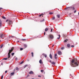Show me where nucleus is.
<instances>
[{
    "mask_svg": "<svg viewBox=\"0 0 79 79\" xmlns=\"http://www.w3.org/2000/svg\"><path fill=\"white\" fill-rule=\"evenodd\" d=\"M77 60H73L71 62L70 65L72 67H76L78 66V61H77Z\"/></svg>",
    "mask_w": 79,
    "mask_h": 79,
    "instance_id": "nucleus-1",
    "label": "nucleus"
},
{
    "mask_svg": "<svg viewBox=\"0 0 79 79\" xmlns=\"http://www.w3.org/2000/svg\"><path fill=\"white\" fill-rule=\"evenodd\" d=\"M14 49V48L13 47L11 48V49H10L9 50V53H8V58H10V53H11Z\"/></svg>",
    "mask_w": 79,
    "mask_h": 79,
    "instance_id": "nucleus-2",
    "label": "nucleus"
},
{
    "mask_svg": "<svg viewBox=\"0 0 79 79\" xmlns=\"http://www.w3.org/2000/svg\"><path fill=\"white\" fill-rule=\"evenodd\" d=\"M6 22H8V23L9 24H10V25H11L13 24V22H12V21L10 20H9L8 19H7L6 20Z\"/></svg>",
    "mask_w": 79,
    "mask_h": 79,
    "instance_id": "nucleus-3",
    "label": "nucleus"
},
{
    "mask_svg": "<svg viewBox=\"0 0 79 79\" xmlns=\"http://www.w3.org/2000/svg\"><path fill=\"white\" fill-rule=\"evenodd\" d=\"M50 38H51V39H53L54 37H53V35H49L48 36Z\"/></svg>",
    "mask_w": 79,
    "mask_h": 79,
    "instance_id": "nucleus-4",
    "label": "nucleus"
},
{
    "mask_svg": "<svg viewBox=\"0 0 79 79\" xmlns=\"http://www.w3.org/2000/svg\"><path fill=\"white\" fill-rule=\"evenodd\" d=\"M57 57H58V56L57 55V54H55V56H54V58L55 59H56L57 58Z\"/></svg>",
    "mask_w": 79,
    "mask_h": 79,
    "instance_id": "nucleus-5",
    "label": "nucleus"
},
{
    "mask_svg": "<svg viewBox=\"0 0 79 79\" xmlns=\"http://www.w3.org/2000/svg\"><path fill=\"white\" fill-rule=\"evenodd\" d=\"M58 54L59 55H61V52L60 51H58Z\"/></svg>",
    "mask_w": 79,
    "mask_h": 79,
    "instance_id": "nucleus-6",
    "label": "nucleus"
},
{
    "mask_svg": "<svg viewBox=\"0 0 79 79\" xmlns=\"http://www.w3.org/2000/svg\"><path fill=\"white\" fill-rule=\"evenodd\" d=\"M29 74H34V72H33L32 71H31L29 73Z\"/></svg>",
    "mask_w": 79,
    "mask_h": 79,
    "instance_id": "nucleus-7",
    "label": "nucleus"
},
{
    "mask_svg": "<svg viewBox=\"0 0 79 79\" xmlns=\"http://www.w3.org/2000/svg\"><path fill=\"white\" fill-rule=\"evenodd\" d=\"M42 55H44L43 56H44L45 58H47V55L45 54H43Z\"/></svg>",
    "mask_w": 79,
    "mask_h": 79,
    "instance_id": "nucleus-8",
    "label": "nucleus"
},
{
    "mask_svg": "<svg viewBox=\"0 0 79 79\" xmlns=\"http://www.w3.org/2000/svg\"><path fill=\"white\" fill-rule=\"evenodd\" d=\"M0 36L1 38H3V35L2 34H1Z\"/></svg>",
    "mask_w": 79,
    "mask_h": 79,
    "instance_id": "nucleus-9",
    "label": "nucleus"
},
{
    "mask_svg": "<svg viewBox=\"0 0 79 79\" xmlns=\"http://www.w3.org/2000/svg\"><path fill=\"white\" fill-rule=\"evenodd\" d=\"M51 63H52V64L53 65H55V62H51Z\"/></svg>",
    "mask_w": 79,
    "mask_h": 79,
    "instance_id": "nucleus-10",
    "label": "nucleus"
},
{
    "mask_svg": "<svg viewBox=\"0 0 79 79\" xmlns=\"http://www.w3.org/2000/svg\"><path fill=\"white\" fill-rule=\"evenodd\" d=\"M15 74V73L13 72L12 73H10V76H13Z\"/></svg>",
    "mask_w": 79,
    "mask_h": 79,
    "instance_id": "nucleus-11",
    "label": "nucleus"
},
{
    "mask_svg": "<svg viewBox=\"0 0 79 79\" xmlns=\"http://www.w3.org/2000/svg\"><path fill=\"white\" fill-rule=\"evenodd\" d=\"M56 16L58 18H60V15H56Z\"/></svg>",
    "mask_w": 79,
    "mask_h": 79,
    "instance_id": "nucleus-12",
    "label": "nucleus"
},
{
    "mask_svg": "<svg viewBox=\"0 0 79 79\" xmlns=\"http://www.w3.org/2000/svg\"><path fill=\"white\" fill-rule=\"evenodd\" d=\"M39 63L40 64H42L43 63L42 62V60L40 59L39 61Z\"/></svg>",
    "mask_w": 79,
    "mask_h": 79,
    "instance_id": "nucleus-13",
    "label": "nucleus"
},
{
    "mask_svg": "<svg viewBox=\"0 0 79 79\" xmlns=\"http://www.w3.org/2000/svg\"><path fill=\"white\" fill-rule=\"evenodd\" d=\"M49 57H50L51 59H52V54H50Z\"/></svg>",
    "mask_w": 79,
    "mask_h": 79,
    "instance_id": "nucleus-14",
    "label": "nucleus"
},
{
    "mask_svg": "<svg viewBox=\"0 0 79 79\" xmlns=\"http://www.w3.org/2000/svg\"><path fill=\"white\" fill-rule=\"evenodd\" d=\"M24 46L25 48H27V45H26V44H24Z\"/></svg>",
    "mask_w": 79,
    "mask_h": 79,
    "instance_id": "nucleus-15",
    "label": "nucleus"
},
{
    "mask_svg": "<svg viewBox=\"0 0 79 79\" xmlns=\"http://www.w3.org/2000/svg\"><path fill=\"white\" fill-rule=\"evenodd\" d=\"M70 46H71V45H70V44H67L68 47H70Z\"/></svg>",
    "mask_w": 79,
    "mask_h": 79,
    "instance_id": "nucleus-16",
    "label": "nucleus"
},
{
    "mask_svg": "<svg viewBox=\"0 0 79 79\" xmlns=\"http://www.w3.org/2000/svg\"><path fill=\"white\" fill-rule=\"evenodd\" d=\"M48 28H46L45 29V31L46 32H47V31H48Z\"/></svg>",
    "mask_w": 79,
    "mask_h": 79,
    "instance_id": "nucleus-17",
    "label": "nucleus"
},
{
    "mask_svg": "<svg viewBox=\"0 0 79 79\" xmlns=\"http://www.w3.org/2000/svg\"><path fill=\"white\" fill-rule=\"evenodd\" d=\"M59 37H57V39H60V35H59Z\"/></svg>",
    "mask_w": 79,
    "mask_h": 79,
    "instance_id": "nucleus-18",
    "label": "nucleus"
},
{
    "mask_svg": "<svg viewBox=\"0 0 79 79\" xmlns=\"http://www.w3.org/2000/svg\"><path fill=\"white\" fill-rule=\"evenodd\" d=\"M67 40H68V39H66V40H65L64 41V42H67Z\"/></svg>",
    "mask_w": 79,
    "mask_h": 79,
    "instance_id": "nucleus-19",
    "label": "nucleus"
},
{
    "mask_svg": "<svg viewBox=\"0 0 79 79\" xmlns=\"http://www.w3.org/2000/svg\"><path fill=\"white\" fill-rule=\"evenodd\" d=\"M55 17H53L52 18V20H54V19H55Z\"/></svg>",
    "mask_w": 79,
    "mask_h": 79,
    "instance_id": "nucleus-20",
    "label": "nucleus"
},
{
    "mask_svg": "<svg viewBox=\"0 0 79 79\" xmlns=\"http://www.w3.org/2000/svg\"><path fill=\"white\" fill-rule=\"evenodd\" d=\"M31 55L32 57H33V56H34V53L32 52H31Z\"/></svg>",
    "mask_w": 79,
    "mask_h": 79,
    "instance_id": "nucleus-21",
    "label": "nucleus"
},
{
    "mask_svg": "<svg viewBox=\"0 0 79 79\" xmlns=\"http://www.w3.org/2000/svg\"><path fill=\"white\" fill-rule=\"evenodd\" d=\"M68 8H69V9H71V8H72V7H67L66 8V9H68Z\"/></svg>",
    "mask_w": 79,
    "mask_h": 79,
    "instance_id": "nucleus-22",
    "label": "nucleus"
},
{
    "mask_svg": "<svg viewBox=\"0 0 79 79\" xmlns=\"http://www.w3.org/2000/svg\"><path fill=\"white\" fill-rule=\"evenodd\" d=\"M3 47V44H2V45H1V46L0 47V48H2Z\"/></svg>",
    "mask_w": 79,
    "mask_h": 79,
    "instance_id": "nucleus-23",
    "label": "nucleus"
},
{
    "mask_svg": "<svg viewBox=\"0 0 79 79\" xmlns=\"http://www.w3.org/2000/svg\"><path fill=\"white\" fill-rule=\"evenodd\" d=\"M7 59H9V58H5L3 59V60H7Z\"/></svg>",
    "mask_w": 79,
    "mask_h": 79,
    "instance_id": "nucleus-24",
    "label": "nucleus"
},
{
    "mask_svg": "<svg viewBox=\"0 0 79 79\" xmlns=\"http://www.w3.org/2000/svg\"><path fill=\"white\" fill-rule=\"evenodd\" d=\"M11 54L12 55V56H13L14 55H15V53L13 52V53H12Z\"/></svg>",
    "mask_w": 79,
    "mask_h": 79,
    "instance_id": "nucleus-25",
    "label": "nucleus"
},
{
    "mask_svg": "<svg viewBox=\"0 0 79 79\" xmlns=\"http://www.w3.org/2000/svg\"><path fill=\"white\" fill-rule=\"evenodd\" d=\"M24 62V61H23L21 62L20 63V64H23V62Z\"/></svg>",
    "mask_w": 79,
    "mask_h": 79,
    "instance_id": "nucleus-26",
    "label": "nucleus"
},
{
    "mask_svg": "<svg viewBox=\"0 0 79 79\" xmlns=\"http://www.w3.org/2000/svg\"><path fill=\"white\" fill-rule=\"evenodd\" d=\"M2 18H3V19H6V18H5V17L4 16L2 17Z\"/></svg>",
    "mask_w": 79,
    "mask_h": 79,
    "instance_id": "nucleus-27",
    "label": "nucleus"
},
{
    "mask_svg": "<svg viewBox=\"0 0 79 79\" xmlns=\"http://www.w3.org/2000/svg\"><path fill=\"white\" fill-rule=\"evenodd\" d=\"M71 47H72V48H73V47H74V46L72 45L71 46Z\"/></svg>",
    "mask_w": 79,
    "mask_h": 79,
    "instance_id": "nucleus-28",
    "label": "nucleus"
},
{
    "mask_svg": "<svg viewBox=\"0 0 79 79\" xmlns=\"http://www.w3.org/2000/svg\"><path fill=\"white\" fill-rule=\"evenodd\" d=\"M64 47H62L61 48V49L62 50H64Z\"/></svg>",
    "mask_w": 79,
    "mask_h": 79,
    "instance_id": "nucleus-29",
    "label": "nucleus"
},
{
    "mask_svg": "<svg viewBox=\"0 0 79 79\" xmlns=\"http://www.w3.org/2000/svg\"><path fill=\"white\" fill-rule=\"evenodd\" d=\"M27 66V65H25L24 66V68H26V66Z\"/></svg>",
    "mask_w": 79,
    "mask_h": 79,
    "instance_id": "nucleus-30",
    "label": "nucleus"
},
{
    "mask_svg": "<svg viewBox=\"0 0 79 79\" xmlns=\"http://www.w3.org/2000/svg\"><path fill=\"white\" fill-rule=\"evenodd\" d=\"M23 50V48H20V50H21V51L22 50Z\"/></svg>",
    "mask_w": 79,
    "mask_h": 79,
    "instance_id": "nucleus-31",
    "label": "nucleus"
},
{
    "mask_svg": "<svg viewBox=\"0 0 79 79\" xmlns=\"http://www.w3.org/2000/svg\"><path fill=\"white\" fill-rule=\"evenodd\" d=\"M15 69L16 70H18L19 69H18V67H16L15 68Z\"/></svg>",
    "mask_w": 79,
    "mask_h": 79,
    "instance_id": "nucleus-32",
    "label": "nucleus"
},
{
    "mask_svg": "<svg viewBox=\"0 0 79 79\" xmlns=\"http://www.w3.org/2000/svg\"><path fill=\"white\" fill-rule=\"evenodd\" d=\"M2 27V23H0V27Z\"/></svg>",
    "mask_w": 79,
    "mask_h": 79,
    "instance_id": "nucleus-33",
    "label": "nucleus"
},
{
    "mask_svg": "<svg viewBox=\"0 0 79 79\" xmlns=\"http://www.w3.org/2000/svg\"><path fill=\"white\" fill-rule=\"evenodd\" d=\"M22 40L23 41H24V40H26V39H22Z\"/></svg>",
    "mask_w": 79,
    "mask_h": 79,
    "instance_id": "nucleus-34",
    "label": "nucleus"
},
{
    "mask_svg": "<svg viewBox=\"0 0 79 79\" xmlns=\"http://www.w3.org/2000/svg\"><path fill=\"white\" fill-rule=\"evenodd\" d=\"M50 15H52L53 13H52V12H50L49 13Z\"/></svg>",
    "mask_w": 79,
    "mask_h": 79,
    "instance_id": "nucleus-35",
    "label": "nucleus"
},
{
    "mask_svg": "<svg viewBox=\"0 0 79 79\" xmlns=\"http://www.w3.org/2000/svg\"><path fill=\"white\" fill-rule=\"evenodd\" d=\"M3 75H2L1 77V79H3Z\"/></svg>",
    "mask_w": 79,
    "mask_h": 79,
    "instance_id": "nucleus-36",
    "label": "nucleus"
},
{
    "mask_svg": "<svg viewBox=\"0 0 79 79\" xmlns=\"http://www.w3.org/2000/svg\"><path fill=\"white\" fill-rule=\"evenodd\" d=\"M41 72H44V70H41Z\"/></svg>",
    "mask_w": 79,
    "mask_h": 79,
    "instance_id": "nucleus-37",
    "label": "nucleus"
},
{
    "mask_svg": "<svg viewBox=\"0 0 79 79\" xmlns=\"http://www.w3.org/2000/svg\"><path fill=\"white\" fill-rule=\"evenodd\" d=\"M44 19H43V20H41V22H43V21H44Z\"/></svg>",
    "mask_w": 79,
    "mask_h": 79,
    "instance_id": "nucleus-38",
    "label": "nucleus"
},
{
    "mask_svg": "<svg viewBox=\"0 0 79 79\" xmlns=\"http://www.w3.org/2000/svg\"><path fill=\"white\" fill-rule=\"evenodd\" d=\"M15 60H16V61H17V60H18V58L17 57L16 58Z\"/></svg>",
    "mask_w": 79,
    "mask_h": 79,
    "instance_id": "nucleus-39",
    "label": "nucleus"
},
{
    "mask_svg": "<svg viewBox=\"0 0 79 79\" xmlns=\"http://www.w3.org/2000/svg\"><path fill=\"white\" fill-rule=\"evenodd\" d=\"M52 31H53V29H52H52H51V32H52Z\"/></svg>",
    "mask_w": 79,
    "mask_h": 79,
    "instance_id": "nucleus-40",
    "label": "nucleus"
},
{
    "mask_svg": "<svg viewBox=\"0 0 79 79\" xmlns=\"http://www.w3.org/2000/svg\"><path fill=\"white\" fill-rule=\"evenodd\" d=\"M73 10H75V8H74V7H73Z\"/></svg>",
    "mask_w": 79,
    "mask_h": 79,
    "instance_id": "nucleus-41",
    "label": "nucleus"
},
{
    "mask_svg": "<svg viewBox=\"0 0 79 79\" xmlns=\"http://www.w3.org/2000/svg\"><path fill=\"white\" fill-rule=\"evenodd\" d=\"M38 77H41V76H40V75H39L38 76Z\"/></svg>",
    "mask_w": 79,
    "mask_h": 79,
    "instance_id": "nucleus-42",
    "label": "nucleus"
},
{
    "mask_svg": "<svg viewBox=\"0 0 79 79\" xmlns=\"http://www.w3.org/2000/svg\"><path fill=\"white\" fill-rule=\"evenodd\" d=\"M7 73V70H6V71H5V73Z\"/></svg>",
    "mask_w": 79,
    "mask_h": 79,
    "instance_id": "nucleus-43",
    "label": "nucleus"
},
{
    "mask_svg": "<svg viewBox=\"0 0 79 79\" xmlns=\"http://www.w3.org/2000/svg\"><path fill=\"white\" fill-rule=\"evenodd\" d=\"M76 10H75V11H74V13H76Z\"/></svg>",
    "mask_w": 79,
    "mask_h": 79,
    "instance_id": "nucleus-44",
    "label": "nucleus"
},
{
    "mask_svg": "<svg viewBox=\"0 0 79 79\" xmlns=\"http://www.w3.org/2000/svg\"><path fill=\"white\" fill-rule=\"evenodd\" d=\"M70 76H71V77H73L72 76V75L71 74H70Z\"/></svg>",
    "mask_w": 79,
    "mask_h": 79,
    "instance_id": "nucleus-45",
    "label": "nucleus"
},
{
    "mask_svg": "<svg viewBox=\"0 0 79 79\" xmlns=\"http://www.w3.org/2000/svg\"><path fill=\"white\" fill-rule=\"evenodd\" d=\"M44 35H45V32H44Z\"/></svg>",
    "mask_w": 79,
    "mask_h": 79,
    "instance_id": "nucleus-46",
    "label": "nucleus"
},
{
    "mask_svg": "<svg viewBox=\"0 0 79 79\" xmlns=\"http://www.w3.org/2000/svg\"><path fill=\"white\" fill-rule=\"evenodd\" d=\"M42 14H41V15H39V16H40H40H42Z\"/></svg>",
    "mask_w": 79,
    "mask_h": 79,
    "instance_id": "nucleus-47",
    "label": "nucleus"
},
{
    "mask_svg": "<svg viewBox=\"0 0 79 79\" xmlns=\"http://www.w3.org/2000/svg\"><path fill=\"white\" fill-rule=\"evenodd\" d=\"M49 62H51V63H52V61H51V60H50Z\"/></svg>",
    "mask_w": 79,
    "mask_h": 79,
    "instance_id": "nucleus-48",
    "label": "nucleus"
},
{
    "mask_svg": "<svg viewBox=\"0 0 79 79\" xmlns=\"http://www.w3.org/2000/svg\"><path fill=\"white\" fill-rule=\"evenodd\" d=\"M0 10H1V9H2V7H1L0 8Z\"/></svg>",
    "mask_w": 79,
    "mask_h": 79,
    "instance_id": "nucleus-49",
    "label": "nucleus"
},
{
    "mask_svg": "<svg viewBox=\"0 0 79 79\" xmlns=\"http://www.w3.org/2000/svg\"><path fill=\"white\" fill-rule=\"evenodd\" d=\"M54 46V45L53 44V45H52V47H53Z\"/></svg>",
    "mask_w": 79,
    "mask_h": 79,
    "instance_id": "nucleus-50",
    "label": "nucleus"
},
{
    "mask_svg": "<svg viewBox=\"0 0 79 79\" xmlns=\"http://www.w3.org/2000/svg\"><path fill=\"white\" fill-rule=\"evenodd\" d=\"M1 64H2V65H3V63H2Z\"/></svg>",
    "mask_w": 79,
    "mask_h": 79,
    "instance_id": "nucleus-51",
    "label": "nucleus"
},
{
    "mask_svg": "<svg viewBox=\"0 0 79 79\" xmlns=\"http://www.w3.org/2000/svg\"><path fill=\"white\" fill-rule=\"evenodd\" d=\"M1 22V20L0 19V23Z\"/></svg>",
    "mask_w": 79,
    "mask_h": 79,
    "instance_id": "nucleus-52",
    "label": "nucleus"
},
{
    "mask_svg": "<svg viewBox=\"0 0 79 79\" xmlns=\"http://www.w3.org/2000/svg\"><path fill=\"white\" fill-rule=\"evenodd\" d=\"M14 71H15V69H14Z\"/></svg>",
    "mask_w": 79,
    "mask_h": 79,
    "instance_id": "nucleus-53",
    "label": "nucleus"
},
{
    "mask_svg": "<svg viewBox=\"0 0 79 79\" xmlns=\"http://www.w3.org/2000/svg\"><path fill=\"white\" fill-rule=\"evenodd\" d=\"M47 60H48V61H49V60H48V59Z\"/></svg>",
    "mask_w": 79,
    "mask_h": 79,
    "instance_id": "nucleus-54",
    "label": "nucleus"
},
{
    "mask_svg": "<svg viewBox=\"0 0 79 79\" xmlns=\"http://www.w3.org/2000/svg\"><path fill=\"white\" fill-rule=\"evenodd\" d=\"M78 15H79V12H78Z\"/></svg>",
    "mask_w": 79,
    "mask_h": 79,
    "instance_id": "nucleus-55",
    "label": "nucleus"
},
{
    "mask_svg": "<svg viewBox=\"0 0 79 79\" xmlns=\"http://www.w3.org/2000/svg\"><path fill=\"white\" fill-rule=\"evenodd\" d=\"M1 40H0V42H1Z\"/></svg>",
    "mask_w": 79,
    "mask_h": 79,
    "instance_id": "nucleus-56",
    "label": "nucleus"
},
{
    "mask_svg": "<svg viewBox=\"0 0 79 79\" xmlns=\"http://www.w3.org/2000/svg\"><path fill=\"white\" fill-rule=\"evenodd\" d=\"M42 16H43V15H42Z\"/></svg>",
    "mask_w": 79,
    "mask_h": 79,
    "instance_id": "nucleus-57",
    "label": "nucleus"
},
{
    "mask_svg": "<svg viewBox=\"0 0 79 79\" xmlns=\"http://www.w3.org/2000/svg\"><path fill=\"white\" fill-rule=\"evenodd\" d=\"M0 10H1V9H0Z\"/></svg>",
    "mask_w": 79,
    "mask_h": 79,
    "instance_id": "nucleus-58",
    "label": "nucleus"
},
{
    "mask_svg": "<svg viewBox=\"0 0 79 79\" xmlns=\"http://www.w3.org/2000/svg\"><path fill=\"white\" fill-rule=\"evenodd\" d=\"M9 79H10V78H9Z\"/></svg>",
    "mask_w": 79,
    "mask_h": 79,
    "instance_id": "nucleus-59",
    "label": "nucleus"
}]
</instances>
